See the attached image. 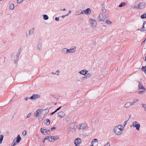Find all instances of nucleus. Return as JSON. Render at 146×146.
I'll return each instance as SVG.
<instances>
[{
    "mask_svg": "<svg viewBox=\"0 0 146 146\" xmlns=\"http://www.w3.org/2000/svg\"><path fill=\"white\" fill-rule=\"evenodd\" d=\"M76 123V122H74L71 123L68 129V130L69 131H75L76 128V125H75Z\"/></svg>",
    "mask_w": 146,
    "mask_h": 146,
    "instance_id": "nucleus-1",
    "label": "nucleus"
},
{
    "mask_svg": "<svg viewBox=\"0 0 146 146\" xmlns=\"http://www.w3.org/2000/svg\"><path fill=\"white\" fill-rule=\"evenodd\" d=\"M106 16L104 14L100 13L98 18V20L99 21H104L106 19Z\"/></svg>",
    "mask_w": 146,
    "mask_h": 146,
    "instance_id": "nucleus-2",
    "label": "nucleus"
},
{
    "mask_svg": "<svg viewBox=\"0 0 146 146\" xmlns=\"http://www.w3.org/2000/svg\"><path fill=\"white\" fill-rule=\"evenodd\" d=\"M21 138L20 135H18L16 138H15L13 141V143L11 144V146H14L16 145V143H19L21 140Z\"/></svg>",
    "mask_w": 146,
    "mask_h": 146,
    "instance_id": "nucleus-3",
    "label": "nucleus"
},
{
    "mask_svg": "<svg viewBox=\"0 0 146 146\" xmlns=\"http://www.w3.org/2000/svg\"><path fill=\"white\" fill-rule=\"evenodd\" d=\"M132 126L135 127L137 130H139L140 125L138 122L135 121H133L132 123Z\"/></svg>",
    "mask_w": 146,
    "mask_h": 146,
    "instance_id": "nucleus-4",
    "label": "nucleus"
},
{
    "mask_svg": "<svg viewBox=\"0 0 146 146\" xmlns=\"http://www.w3.org/2000/svg\"><path fill=\"white\" fill-rule=\"evenodd\" d=\"M145 6V3L143 2L139 3L137 7H134L133 9H142L144 8Z\"/></svg>",
    "mask_w": 146,
    "mask_h": 146,
    "instance_id": "nucleus-5",
    "label": "nucleus"
},
{
    "mask_svg": "<svg viewBox=\"0 0 146 146\" xmlns=\"http://www.w3.org/2000/svg\"><path fill=\"white\" fill-rule=\"evenodd\" d=\"M89 22H90L91 25L92 27H95L96 26L97 22L96 20L92 19H90Z\"/></svg>",
    "mask_w": 146,
    "mask_h": 146,
    "instance_id": "nucleus-6",
    "label": "nucleus"
},
{
    "mask_svg": "<svg viewBox=\"0 0 146 146\" xmlns=\"http://www.w3.org/2000/svg\"><path fill=\"white\" fill-rule=\"evenodd\" d=\"M113 131L115 134L117 135H120L122 133L121 130L119 129L116 127H115L114 128Z\"/></svg>",
    "mask_w": 146,
    "mask_h": 146,
    "instance_id": "nucleus-7",
    "label": "nucleus"
},
{
    "mask_svg": "<svg viewBox=\"0 0 146 146\" xmlns=\"http://www.w3.org/2000/svg\"><path fill=\"white\" fill-rule=\"evenodd\" d=\"M82 142L80 138H77L75 139L74 141V143L76 146L79 145Z\"/></svg>",
    "mask_w": 146,
    "mask_h": 146,
    "instance_id": "nucleus-8",
    "label": "nucleus"
},
{
    "mask_svg": "<svg viewBox=\"0 0 146 146\" xmlns=\"http://www.w3.org/2000/svg\"><path fill=\"white\" fill-rule=\"evenodd\" d=\"M40 95L39 94H33L32 96L29 98V99L32 100H35L38 98L40 97Z\"/></svg>",
    "mask_w": 146,
    "mask_h": 146,
    "instance_id": "nucleus-9",
    "label": "nucleus"
},
{
    "mask_svg": "<svg viewBox=\"0 0 146 146\" xmlns=\"http://www.w3.org/2000/svg\"><path fill=\"white\" fill-rule=\"evenodd\" d=\"M49 111V110L47 109H45L44 110H42L40 113L39 114V115H40V116L41 115H43V116L44 117V115L48 112Z\"/></svg>",
    "mask_w": 146,
    "mask_h": 146,
    "instance_id": "nucleus-10",
    "label": "nucleus"
},
{
    "mask_svg": "<svg viewBox=\"0 0 146 146\" xmlns=\"http://www.w3.org/2000/svg\"><path fill=\"white\" fill-rule=\"evenodd\" d=\"M76 49V47H74L73 48H71L70 49H67L66 50L67 51V53H72L75 52V49Z\"/></svg>",
    "mask_w": 146,
    "mask_h": 146,
    "instance_id": "nucleus-11",
    "label": "nucleus"
},
{
    "mask_svg": "<svg viewBox=\"0 0 146 146\" xmlns=\"http://www.w3.org/2000/svg\"><path fill=\"white\" fill-rule=\"evenodd\" d=\"M87 125L86 123H84L83 124H82L80 127H78V129H85L86 128V126Z\"/></svg>",
    "mask_w": 146,
    "mask_h": 146,
    "instance_id": "nucleus-12",
    "label": "nucleus"
},
{
    "mask_svg": "<svg viewBox=\"0 0 146 146\" xmlns=\"http://www.w3.org/2000/svg\"><path fill=\"white\" fill-rule=\"evenodd\" d=\"M91 9L90 8H88L86 10H84L83 12L84 14L90 15L91 13Z\"/></svg>",
    "mask_w": 146,
    "mask_h": 146,
    "instance_id": "nucleus-13",
    "label": "nucleus"
},
{
    "mask_svg": "<svg viewBox=\"0 0 146 146\" xmlns=\"http://www.w3.org/2000/svg\"><path fill=\"white\" fill-rule=\"evenodd\" d=\"M21 51V50L20 49L19 50V53H18L17 55H16V56H14V57H15L16 58V59H14V60H15V62H16V61H18L19 60V56L20 54V52Z\"/></svg>",
    "mask_w": 146,
    "mask_h": 146,
    "instance_id": "nucleus-14",
    "label": "nucleus"
},
{
    "mask_svg": "<svg viewBox=\"0 0 146 146\" xmlns=\"http://www.w3.org/2000/svg\"><path fill=\"white\" fill-rule=\"evenodd\" d=\"M139 89L145 90V88L142 84L141 82H139L138 85Z\"/></svg>",
    "mask_w": 146,
    "mask_h": 146,
    "instance_id": "nucleus-15",
    "label": "nucleus"
},
{
    "mask_svg": "<svg viewBox=\"0 0 146 146\" xmlns=\"http://www.w3.org/2000/svg\"><path fill=\"white\" fill-rule=\"evenodd\" d=\"M88 71L86 70H83L79 72V73L82 75H85L88 73Z\"/></svg>",
    "mask_w": 146,
    "mask_h": 146,
    "instance_id": "nucleus-16",
    "label": "nucleus"
},
{
    "mask_svg": "<svg viewBox=\"0 0 146 146\" xmlns=\"http://www.w3.org/2000/svg\"><path fill=\"white\" fill-rule=\"evenodd\" d=\"M58 116L61 118L64 117L65 116L64 113L63 111H60L58 113Z\"/></svg>",
    "mask_w": 146,
    "mask_h": 146,
    "instance_id": "nucleus-17",
    "label": "nucleus"
},
{
    "mask_svg": "<svg viewBox=\"0 0 146 146\" xmlns=\"http://www.w3.org/2000/svg\"><path fill=\"white\" fill-rule=\"evenodd\" d=\"M41 110L38 109L34 113V116L35 117H36L38 116V113L40 112Z\"/></svg>",
    "mask_w": 146,
    "mask_h": 146,
    "instance_id": "nucleus-18",
    "label": "nucleus"
},
{
    "mask_svg": "<svg viewBox=\"0 0 146 146\" xmlns=\"http://www.w3.org/2000/svg\"><path fill=\"white\" fill-rule=\"evenodd\" d=\"M75 14L76 15H79L81 14H84V13L83 12V11L79 10L76 11Z\"/></svg>",
    "mask_w": 146,
    "mask_h": 146,
    "instance_id": "nucleus-19",
    "label": "nucleus"
},
{
    "mask_svg": "<svg viewBox=\"0 0 146 146\" xmlns=\"http://www.w3.org/2000/svg\"><path fill=\"white\" fill-rule=\"evenodd\" d=\"M142 29L143 30V31L146 30V21H145L143 23V25L142 27Z\"/></svg>",
    "mask_w": 146,
    "mask_h": 146,
    "instance_id": "nucleus-20",
    "label": "nucleus"
},
{
    "mask_svg": "<svg viewBox=\"0 0 146 146\" xmlns=\"http://www.w3.org/2000/svg\"><path fill=\"white\" fill-rule=\"evenodd\" d=\"M35 30L34 28H33L32 29L29 30V35H33L34 33V31Z\"/></svg>",
    "mask_w": 146,
    "mask_h": 146,
    "instance_id": "nucleus-21",
    "label": "nucleus"
},
{
    "mask_svg": "<svg viewBox=\"0 0 146 146\" xmlns=\"http://www.w3.org/2000/svg\"><path fill=\"white\" fill-rule=\"evenodd\" d=\"M16 56V55H14L13 54H12L11 55V59L12 60H13V61L14 62V63H15L16 64L17 61H16V62H15V60H14V59H16V58L15 57H14V56Z\"/></svg>",
    "mask_w": 146,
    "mask_h": 146,
    "instance_id": "nucleus-22",
    "label": "nucleus"
},
{
    "mask_svg": "<svg viewBox=\"0 0 146 146\" xmlns=\"http://www.w3.org/2000/svg\"><path fill=\"white\" fill-rule=\"evenodd\" d=\"M66 50H67V49L66 48H63L61 50L62 53L63 54H67Z\"/></svg>",
    "mask_w": 146,
    "mask_h": 146,
    "instance_id": "nucleus-23",
    "label": "nucleus"
},
{
    "mask_svg": "<svg viewBox=\"0 0 146 146\" xmlns=\"http://www.w3.org/2000/svg\"><path fill=\"white\" fill-rule=\"evenodd\" d=\"M45 124L47 125H48L50 123V121L48 119H46L44 122Z\"/></svg>",
    "mask_w": 146,
    "mask_h": 146,
    "instance_id": "nucleus-24",
    "label": "nucleus"
},
{
    "mask_svg": "<svg viewBox=\"0 0 146 146\" xmlns=\"http://www.w3.org/2000/svg\"><path fill=\"white\" fill-rule=\"evenodd\" d=\"M141 70L144 72L145 74H146V65L145 66H143L141 68Z\"/></svg>",
    "mask_w": 146,
    "mask_h": 146,
    "instance_id": "nucleus-25",
    "label": "nucleus"
},
{
    "mask_svg": "<svg viewBox=\"0 0 146 146\" xmlns=\"http://www.w3.org/2000/svg\"><path fill=\"white\" fill-rule=\"evenodd\" d=\"M59 139V137L58 136H52V140L53 141H55Z\"/></svg>",
    "mask_w": 146,
    "mask_h": 146,
    "instance_id": "nucleus-26",
    "label": "nucleus"
},
{
    "mask_svg": "<svg viewBox=\"0 0 146 146\" xmlns=\"http://www.w3.org/2000/svg\"><path fill=\"white\" fill-rule=\"evenodd\" d=\"M102 12L104 13H106V12L107 10L104 7V5L102 4Z\"/></svg>",
    "mask_w": 146,
    "mask_h": 146,
    "instance_id": "nucleus-27",
    "label": "nucleus"
},
{
    "mask_svg": "<svg viewBox=\"0 0 146 146\" xmlns=\"http://www.w3.org/2000/svg\"><path fill=\"white\" fill-rule=\"evenodd\" d=\"M42 17L45 20H47L49 18L48 15L45 14L43 15H42Z\"/></svg>",
    "mask_w": 146,
    "mask_h": 146,
    "instance_id": "nucleus-28",
    "label": "nucleus"
},
{
    "mask_svg": "<svg viewBox=\"0 0 146 146\" xmlns=\"http://www.w3.org/2000/svg\"><path fill=\"white\" fill-rule=\"evenodd\" d=\"M131 105L130 102H128L126 103L124 106V107L125 108H128Z\"/></svg>",
    "mask_w": 146,
    "mask_h": 146,
    "instance_id": "nucleus-29",
    "label": "nucleus"
},
{
    "mask_svg": "<svg viewBox=\"0 0 146 146\" xmlns=\"http://www.w3.org/2000/svg\"><path fill=\"white\" fill-rule=\"evenodd\" d=\"M9 8L11 10H13L14 8V5L13 4H11L10 5Z\"/></svg>",
    "mask_w": 146,
    "mask_h": 146,
    "instance_id": "nucleus-30",
    "label": "nucleus"
},
{
    "mask_svg": "<svg viewBox=\"0 0 146 146\" xmlns=\"http://www.w3.org/2000/svg\"><path fill=\"white\" fill-rule=\"evenodd\" d=\"M4 136L3 135H0V144L2 143V141L3 139Z\"/></svg>",
    "mask_w": 146,
    "mask_h": 146,
    "instance_id": "nucleus-31",
    "label": "nucleus"
},
{
    "mask_svg": "<svg viewBox=\"0 0 146 146\" xmlns=\"http://www.w3.org/2000/svg\"><path fill=\"white\" fill-rule=\"evenodd\" d=\"M45 133L46 134V135L47 134H50L51 133V132L49 129H45Z\"/></svg>",
    "mask_w": 146,
    "mask_h": 146,
    "instance_id": "nucleus-32",
    "label": "nucleus"
},
{
    "mask_svg": "<svg viewBox=\"0 0 146 146\" xmlns=\"http://www.w3.org/2000/svg\"><path fill=\"white\" fill-rule=\"evenodd\" d=\"M41 132L44 135H46V134L45 133V129L43 128H41L40 129Z\"/></svg>",
    "mask_w": 146,
    "mask_h": 146,
    "instance_id": "nucleus-33",
    "label": "nucleus"
},
{
    "mask_svg": "<svg viewBox=\"0 0 146 146\" xmlns=\"http://www.w3.org/2000/svg\"><path fill=\"white\" fill-rule=\"evenodd\" d=\"M98 140L96 139H94L91 142V144H93L94 143H96L98 142Z\"/></svg>",
    "mask_w": 146,
    "mask_h": 146,
    "instance_id": "nucleus-34",
    "label": "nucleus"
},
{
    "mask_svg": "<svg viewBox=\"0 0 146 146\" xmlns=\"http://www.w3.org/2000/svg\"><path fill=\"white\" fill-rule=\"evenodd\" d=\"M37 48L38 49L40 50L42 48L41 43H39L38 45Z\"/></svg>",
    "mask_w": 146,
    "mask_h": 146,
    "instance_id": "nucleus-35",
    "label": "nucleus"
},
{
    "mask_svg": "<svg viewBox=\"0 0 146 146\" xmlns=\"http://www.w3.org/2000/svg\"><path fill=\"white\" fill-rule=\"evenodd\" d=\"M142 19H144L146 18V13H144L141 16Z\"/></svg>",
    "mask_w": 146,
    "mask_h": 146,
    "instance_id": "nucleus-36",
    "label": "nucleus"
},
{
    "mask_svg": "<svg viewBox=\"0 0 146 146\" xmlns=\"http://www.w3.org/2000/svg\"><path fill=\"white\" fill-rule=\"evenodd\" d=\"M125 5V3L124 2H122L119 5L118 7H121L124 6Z\"/></svg>",
    "mask_w": 146,
    "mask_h": 146,
    "instance_id": "nucleus-37",
    "label": "nucleus"
},
{
    "mask_svg": "<svg viewBox=\"0 0 146 146\" xmlns=\"http://www.w3.org/2000/svg\"><path fill=\"white\" fill-rule=\"evenodd\" d=\"M142 107L144 108V111H146V104H142Z\"/></svg>",
    "mask_w": 146,
    "mask_h": 146,
    "instance_id": "nucleus-38",
    "label": "nucleus"
},
{
    "mask_svg": "<svg viewBox=\"0 0 146 146\" xmlns=\"http://www.w3.org/2000/svg\"><path fill=\"white\" fill-rule=\"evenodd\" d=\"M92 75V74L90 73H87V74H86V77H87V78L89 77Z\"/></svg>",
    "mask_w": 146,
    "mask_h": 146,
    "instance_id": "nucleus-39",
    "label": "nucleus"
},
{
    "mask_svg": "<svg viewBox=\"0 0 146 146\" xmlns=\"http://www.w3.org/2000/svg\"><path fill=\"white\" fill-rule=\"evenodd\" d=\"M48 140L50 142H53V140H52V136L49 135Z\"/></svg>",
    "mask_w": 146,
    "mask_h": 146,
    "instance_id": "nucleus-40",
    "label": "nucleus"
},
{
    "mask_svg": "<svg viewBox=\"0 0 146 146\" xmlns=\"http://www.w3.org/2000/svg\"><path fill=\"white\" fill-rule=\"evenodd\" d=\"M117 127V128H118L119 129H120L121 130V131L123 130L122 129V126L121 125H119L117 126H116Z\"/></svg>",
    "mask_w": 146,
    "mask_h": 146,
    "instance_id": "nucleus-41",
    "label": "nucleus"
},
{
    "mask_svg": "<svg viewBox=\"0 0 146 146\" xmlns=\"http://www.w3.org/2000/svg\"><path fill=\"white\" fill-rule=\"evenodd\" d=\"M106 22L107 24H111V22L110 21H109L108 20H106Z\"/></svg>",
    "mask_w": 146,
    "mask_h": 146,
    "instance_id": "nucleus-42",
    "label": "nucleus"
},
{
    "mask_svg": "<svg viewBox=\"0 0 146 146\" xmlns=\"http://www.w3.org/2000/svg\"><path fill=\"white\" fill-rule=\"evenodd\" d=\"M138 93L139 94H144L145 93V91H139L138 92Z\"/></svg>",
    "mask_w": 146,
    "mask_h": 146,
    "instance_id": "nucleus-43",
    "label": "nucleus"
},
{
    "mask_svg": "<svg viewBox=\"0 0 146 146\" xmlns=\"http://www.w3.org/2000/svg\"><path fill=\"white\" fill-rule=\"evenodd\" d=\"M23 0H17V3H21Z\"/></svg>",
    "mask_w": 146,
    "mask_h": 146,
    "instance_id": "nucleus-44",
    "label": "nucleus"
},
{
    "mask_svg": "<svg viewBox=\"0 0 146 146\" xmlns=\"http://www.w3.org/2000/svg\"><path fill=\"white\" fill-rule=\"evenodd\" d=\"M27 133V132L26 131H24L23 132L22 134L23 135H26Z\"/></svg>",
    "mask_w": 146,
    "mask_h": 146,
    "instance_id": "nucleus-45",
    "label": "nucleus"
},
{
    "mask_svg": "<svg viewBox=\"0 0 146 146\" xmlns=\"http://www.w3.org/2000/svg\"><path fill=\"white\" fill-rule=\"evenodd\" d=\"M61 108V106H60L59 107V108H57L55 110V111L56 112L58 111Z\"/></svg>",
    "mask_w": 146,
    "mask_h": 146,
    "instance_id": "nucleus-46",
    "label": "nucleus"
},
{
    "mask_svg": "<svg viewBox=\"0 0 146 146\" xmlns=\"http://www.w3.org/2000/svg\"><path fill=\"white\" fill-rule=\"evenodd\" d=\"M31 115V113H29L27 115L26 118H28Z\"/></svg>",
    "mask_w": 146,
    "mask_h": 146,
    "instance_id": "nucleus-47",
    "label": "nucleus"
},
{
    "mask_svg": "<svg viewBox=\"0 0 146 146\" xmlns=\"http://www.w3.org/2000/svg\"><path fill=\"white\" fill-rule=\"evenodd\" d=\"M138 101V100L137 99H134L133 100V103H135Z\"/></svg>",
    "mask_w": 146,
    "mask_h": 146,
    "instance_id": "nucleus-48",
    "label": "nucleus"
},
{
    "mask_svg": "<svg viewBox=\"0 0 146 146\" xmlns=\"http://www.w3.org/2000/svg\"><path fill=\"white\" fill-rule=\"evenodd\" d=\"M49 137V136H47L46 137L44 138V140H46L47 139H48Z\"/></svg>",
    "mask_w": 146,
    "mask_h": 146,
    "instance_id": "nucleus-49",
    "label": "nucleus"
},
{
    "mask_svg": "<svg viewBox=\"0 0 146 146\" xmlns=\"http://www.w3.org/2000/svg\"><path fill=\"white\" fill-rule=\"evenodd\" d=\"M104 146H110V143L109 142L108 143L105 145Z\"/></svg>",
    "mask_w": 146,
    "mask_h": 146,
    "instance_id": "nucleus-50",
    "label": "nucleus"
},
{
    "mask_svg": "<svg viewBox=\"0 0 146 146\" xmlns=\"http://www.w3.org/2000/svg\"><path fill=\"white\" fill-rule=\"evenodd\" d=\"M55 20L56 21H59V17H56L55 18Z\"/></svg>",
    "mask_w": 146,
    "mask_h": 146,
    "instance_id": "nucleus-51",
    "label": "nucleus"
},
{
    "mask_svg": "<svg viewBox=\"0 0 146 146\" xmlns=\"http://www.w3.org/2000/svg\"><path fill=\"white\" fill-rule=\"evenodd\" d=\"M56 112V111H54L53 112H52V113H51L50 114V115H53L54 113H55Z\"/></svg>",
    "mask_w": 146,
    "mask_h": 146,
    "instance_id": "nucleus-52",
    "label": "nucleus"
},
{
    "mask_svg": "<svg viewBox=\"0 0 146 146\" xmlns=\"http://www.w3.org/2000/svg\"><path fill=\"white\" fill-rule=\"evenodd\" d=\"M71 11L70 10L69 11V13L68 14H67L66 15V16H68L71 13Z\"/></svg>",
    "mask_w": 146,
    "mask_h": 146,
    "instance_id": "nucleus-53",
    "label": "nucleus"
},
{
    "mask_svg": "<svg viewBox=\"0 0 146 146\" xmlns=\"http://www.w3.org/2000/svg\"><path fill=\"white\" fill-rule=\"evenodd\" d=\"M56 129V128L55 127H52L51 128V129L52 131L54 129Z\"/></svg>",
    "mask_w": 146,
    "mask_h": 146,
    "instance_id": "nucleus-54",
    "label": "nucleus"
},
{
    "mask_svg": "<svg viewBox=\"0 0 146 146\" xmlns=\"http://www.w3.org/2000/svg\"><path fill=\"white\" fill-rule=\"evenodd\" d=\"M29 98L27 97H26L25 98V100L26 101Z\"/></svg>",
    "mask_w": 146,
    "mask_h": 146,
    "instance_id": "nucleus-55",
    "label": "nucleus"
},
{
    "mask_svg": "<svg viewBox=\"0 0 146 146\" xmlns=\"http://www.w3.org/2000/svg\"><path fill=\"white\" fill-rule=\"evenodd\" d=\"M127 122V121H125V122H124V126L126 124Z\"/></svg>",
    "mask_w": 146,
    "mask_h": 146,
    "instance_id": "nucleus-56",
    "label": "nucleus"
},
{
    "mask_svg": "<svg viewBox=\"0 0 146 146\" xmlns=\"http://www.w3.org/2000/svg\"><path fill=\"white\" fill-rule=\"evenodd\" d=\"M87 78V77H86V75L85 76L84 75V76H83L82 78Z\"/></svg>",
    "mask_w": 146,
    "mask_h": 146,
    "instance_id": "nucleus-57",
    "label": "nucleus"
},
{
    "mask_svg": "<svg viewBox=\"0 0 146 146\" xmlns=\"http://www.w3.org/2000/svg\"><path fill=\"white\" fill-rule=\"evenodd\" d=\"M45 140H44H44H43L42 141V143H43V144L42 145H43L44 144V142L45 141Z\"/></svg>",
    "mask_w": 146,
    "mask_h": 146,
    "instance_id": "nucleus-58",
    "label": "nucleus"
},
{
    "mask_svg": "<svg viewBox=\"0 0 146 146\" xmlns=\"http://www.w3.org/2000/svg\"><path fill=\"white\" fill-rule=\"evenodd\" d=\"M66 16V15H62V16H61V17H62V18H64L65 16Z\"/></svg>",
    "mask_w": 146,
    "mask_h": 146,
    "instance_id": "nucleus-59",
    "label": "nucleus"
},
{
    "mask_svg": "<svg viewBox=\"0 0 146 146\" xmlns=\"http://www.w3.org/2000/svg\"><path fill=\"white\" fill-rule=\"evenodd\" d=\"M60 71L59 70H57V71H56V72L58 73H60Z\"/></svg>",
    "mask_w": 146,
    "mask_h": 146,
    "instance_id": "nucleus-60",
    "label": "nucleus"
},
{
    "mask_svg": "<svg viewBox=\"0 0 146 146\" xmlns=\"http://www.w3.org/2000/svg\"><path fill=\"white\" fill-rule=\"evenodd\" d=\"M134 103H133V102L132 103H130L131 105H133Z\"/></svg>",
    "mask_w": 146,
    "mask_h": 146,
    "instance_id": "nucleus-61",
    "label": "nucleus"
},
{
    "mask_svg": "<svg viewBox=\"0 0 146 146\" xmlns=\"http://www.w3.org/2000/svg\"><path fill=\"white\" fill-rule=\"evenodd\" d=\"M144 43H145V42H144V41H143L142 42V43L141 44H144Z\"/></svg>",
    "mask_w": 146,
    "mask_h": 146,
    "instance_id": "nucleus-62",
    "label": "nucleus"
},
{
    "mask_svg": "<svg viewBox=\"0 0 146 146\" xmlns=\"http://www.w3.org/2000/svg\"><path fill=\"white\" fill-rule=\"evenodd\" d=\"M52 74H56V73H54V72H52Z\"/></svg>",
    "mask_w": 146,
    "mask_h": 146,
    "instance_id": "nucleus-63",
    "label": "nucleus"
},
{
    "mask_svg": "<svg viewBox=\"0 0 146 146\" xmlns=\"http://www.w3.org/2000/svg\"><path fill=\"white\" fill-rule=\"evenodd\" d=\"M66 10V9H64L63 10H62V11H65Z\"/></svg>",
    "mask_w": 146,
    "mask_h": 146,
    "instance_id": "nucleus-64",
    "label": "nucleus"
}]
</instances>
